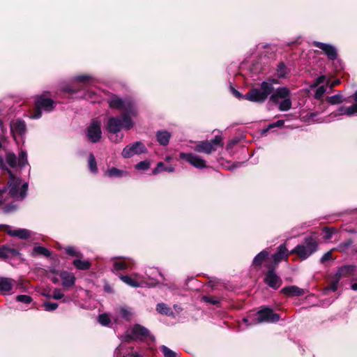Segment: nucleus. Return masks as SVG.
I'll use <instances>...</instances> for the list:
<instances>
[{
    "instance_id": "obj_55",
    "label": "nucleus",
    "mask_w": 357,
    "mask_h": 357,
    "mask_svg": "<svg viewBox=\"0 0 357 357\" xmlns=\"http://www.w3.org/2000/svg\"><path fill=\"white\" fill-rule=\"evenodd\" d=\"M16 208H17L16 206L10 204V205L6 206L3 208V211L5 213H10L12 211H14L16 209Z\"/></svg>"
},
{
    "instance_id": "obj_52",
    "label": "nucleus",
    "mask_w": 357,
    "mask_h": 357,
    "mask_svg": "<svg viewBox=\"0 0 357 357\" xmlns=\"http://www.w3.org/2000/svg\"><path fill=\"white\" fill-rule=\"evenodd\" d=\"M64 296V294L61 292V289H54L52 297L54 299H61Z\"/></svg>"
},
{
    "instance_id": "obj_46",
    "label": "nucleus",
    "mask_w": 357,
    "mask_h": 357,
    "mask_svg": "<svg viewBox=\"0 0 357 357\" xmlns=\"http://www.w3.org/2000/svg\"><path fill=\"white\" fill-rule=\"evenodd\" d=\"M202 301L212 304V305H218L220 303V301L217 298H211L208 296H203L202 297Z\"/></svg>"
},
{
    "instance_id": "obj_22",
    "label": "nucleus",
    "mask_w": 357,
    "mask_h": 357,
    "mask_svg": "<svg viewBox=\"0 0 357 357\" xmlns=\"http://www.w3.org/2000/svg\"><path fill=\"white\" fill-rule=\"evenodd\" d=\"M61 284L63 287H72L75 282V276L73 273L68 271H62L60 275Z\"/></svg>"
},
{
    "instance_id": "obj_56",
    "label": "nucleus",
    "mask_w": 357,
    "mask_h": 357,
    "mask_svg": "<svg viewBox=\"0 0 357 357\" xmlns=\"http://www.w3.org/2000/svg\"><path fill=\"white\" fill-rule=\"evenodd\" d=\"M5 192H6L5 188L0 189V205L5 202V199H4Z\"/></svg>"
},
{
    "instance_id": "obj_43",
    "label": "nucleus",
    "mask_w": 357,
    "mask_h": 357,
    "mask_svg": "<svg viewBox=\"0 0 357 357\" xmlns=\"http://www.w3.org/2000/svg\"><path fill=\"white\" fill-rule=\"evenodd\" d=\"M324 239L328 241L330 240L333 235L335 233L336 230L334 228L325 227L324 229Z\"/></svg>"
},
{
    "instance_id": "obj_18",
    "label": "nucleus",
    "mask_w": 357,
    "mask_h": 357,
    "mask_svg": "<svg viewBox=\"0 0 357 357\" xmlns=\"http://www.w3.org/2000/svg\"><path fill=\"white\" fill-rule=\"evenodd\" d=\"M120 279L126 284L132 287H143L146 286H151L155 284V280L148 284L145 280L139 281L129 275H119Z\"/></svg>"
},
{
    "instance_id": "obj_9",
    "label": "nucleus",
    "mask_w": 357,
    "mask_h": 357,
    "mask_svg": "<svg viewBox=\"0 0 357 357\" xmlns=\"http://www.w3.org/2000/svg\"><path fill=\"white\" fill-rule=\"evenodd\" d=\"M222 146V138L220 135H216L214 139L211 141L199 142L195 145L194 150L198 153H203L208 155L212 152L215 151L218 147Z\"/></svg>"
},
{
    "instance_id": "obj_51",
    "label": "nucleus",
    "mask_w": 357,
    "mask_h": 357,
    "mask_svg": "<svg viewBox=\"0 0 357 357\" xmlns=\"http://www.w3.org/2000/svg\"><path fill=\"white\" fill-rule=\"evenodd\" d=\"M284 120H278L275 123L269 124L267 129L266 130H264V132H266L268 130H270L273 128L282 127L284 125Z\"/></svg>"
},
{
    "instance_id": "obj_4",
    "label": "nucleus",
    "mask_w": 357,
    "mask_h": 357,
    "mask_svg": "<svg viewBox=\"0 0 357 357\" xmlns=\"http://www.w3.org/2000/svg\"><path fill=\"white\" fill-rule=\"evenodd\" d=\"M318 249V238L317 236L305 237L302 243L296 245L291 252L297 255L302 259H306Z\"/></svg>"
},
{
    "instance_id": "obj_61",
    "label": "nucleus",
    "mask_w": 357,
    "mask_h": 357,
    "mask_svg": "<svg viewBox=\"0 0 357 357\" xmlns=\"http://www.w3.org/2000/svg\"><path fill=\"white\" fill-rule=\"evenodd\" d=\"M238 140H232L229 142L227 146V149H231L233 145H234L236 143H237Z\"/></svg>"
},
{
    "instance_id": "obj_2",
    "label": "nucleus",
    "mask_w": 357,
    "mask_h": 357,
    "mask_svg": "<svg viewBox=\"0 0 357 357\" xmlns=\"http://www.w3.org/2000/svg\"><path fill=\"white\" fill-rule=\"evenodd\" d=\"M77 82L76 86L66 89V91L70 94H74L80 91H84V93L81 96L92 102L98 100V98L95 92L91 91L89 88L93 86L96 80L88 75H81L75 77Z\"/></svg>"
},
{
    "instance_id": "obj_45",
    "label": "nucleus",
    "mask_w": 357,
    "mask_h": 357,
    "mask_svg": "<svg viewBox=\"0 0 357 357\" xmlns=\"http://www.w3.org/2000/svg\"><path fill=\"white\" fill-rule=\"evenodd\" d=\"M340 280V278H339L336 275H335V278L331 282L330 286L328 287V289L332 290L333 291H335L337 289Z\"/></svg>"
},
{
    "instance_id": "obj_24",
    "label": "nucleus",
    "mask_w": 357,
    "mask_h": 357,
    "mask_svg": "<svg viewBox=\"0 0 357 357\" xmlns=\"http://www.w3.org/2000/svg\"><path fill=\"white\" fill-rule=\"evenodd\" d=\"M355 269L356 267L353 265L344 266L338 269L335 275L341 279L342 277H348L353 275Z\"/></svg>"
},
{
    "instance_id": "obj_6",
    "label": "nucleus",
    "mask_w": 357,
    "mask_h": 357,
    "mask_svg": "<svg viewBox=\"0 0 357 357\" xmlns=\"http://www.w3.org/2000/svg\"><path fill=\"white\" fill-rule=\"evenodd\" d=\"M270 100L275 104L279 103L280 111L286 112L291 109L292 102L290 98V91L286 87H279L271 95Z\"/></svg>"
},
{
    "instance_id": "obj_13",
    "label": "nucleus",
    "mask_w": 357,
    "mask_h": 357,
    "mask_svg": "<svg viewBox=\"0 0 357 357\" xmlns=\"http://www.w3.org/2000/svg\"><path fill=\"white\" fill-rule=\"evenodd\" d=\"M181 159L185 160L192 166L197 169H204L206 167V162L201 156L193 153H181L179 154Z\"/></svg>"
},
{
    "instance_id": "obj_1",
    "label": "nucleus",
    "mask_w": 357,
    "mask_h": 357,
    "mask_svg": "<svg viewBox=\"0 0 357 357\" xmlns=\"http://www.w3.org/2000/svg\"><path fill=\"white\" fill-rule=\"evenodd\" d=\"M108 103L110 107L122 112L121 116L109 117L106 124L107 131L115 135L111 137V140L119 143L123 138V134L120 133V130L122 128L129 130L133 127L134 123L131 117L137 116V108L134 100L130 98H121L117 96H112Z\"/></svg>"
},
{
    "instance_id": "obj_50",
    "label": "nucleus",
    "mask_w": 357,
    "mask_h": 357,
    "mask_svg": "<svg viewBox=\"0 0 357 357\" xmlns=\"http://www.w3.org/2000/svg\"><path fill=\"white\" fill-rule=\"evenodd\" d=\"M328 79H326L325 75H321L319 76L317 79L316 82L311 85V88H315L317 87L318 85L320 84L324 83Z\"/></svg>"
},
{
    "instance_id": "obj_15",
    "label": "nucleus",
    "mask_w": 357,
    "mask_h": 357,
    "mask_svg": "<svg viewBox=\"0 0 357 357\" xmlns=\"http://www.w3.org/2000/svg\"><path fill=\"white\" fill-rule=\"evenodd\" d=\"M0 230H3L11 236H16L21 239H26L30 236L29 230L25 229H13L10 226L7 225H0Z\"/></svg>"
},
{
    "instance_id": "obj_3",
    "label": "nucleus",
    "mask_w": 357,
    "mask_h": 357,
    "mask_svg": "<svg viewBox=\"0 0 357 357\" xmlns=\"http://www.w3.org/2000/svg\"><path fill=\"white\" fill-rule=\"evenodd\" d=\"M275 79L263 82L259 88L250 90L243 98L252 102H264L273 91V84H278Z\"/></svg>"
},
{
    "instance_id": "obj_14",
    "label": "nucleus",
    "mask_w": 357,
    "mask_h": 357,
    "mask_svg": "<svg viewBox=\"0 0 357 357\" xmlns=\"http://www.w3.org/2000/svg\"><path fill=\"white\" fill-rule=\"evenodd\" d=\"M6 162L12 167L16 166L24 167L27 164V155L25 151H21L19 157L17 158L13 153L8 152L6 155Z\"/></svg>"
},
{
    "instance_id": "obj_10",
    "label": "nucleus",
    "mask_w": 357,
    "mask_h": 357,
    "mask_svg": "<svg viewBox=\"0 0 357 357\" xmlns=\"http://www.w3.org/2000/svg\"><path fill=\"white\" fill-rule=\"evenodd\" d=\"M149 335V331L145 327L136 324L132 328H129L125 336L123 337V341L130 342V340H144Z\"/></svg>"
},
{
    "instance_id": "obj_33",
    "label": "nucleus",
    "mask_w": 357,
    "mask_h": 357,
    "mask_svg": "<svg viewBox=\"0 0 357 357\" xmlns=\"http://www.w3.org/2000/svg\"><path fill=\"white\" fill-rule=\"evenodd\" d=\"M156 310L159 313L167 316H170L173 314L172 309L167 305L163 303H160L157 305Z\"/></svg>"
},
{
    "instance_id": "obj_21",
    "label": "nucleus",
    "mask_w": 357,
    "mask_h": 357,
    "mask_svg": "<svg viewBox=\"0 0 357 357\" xmlns=\"http://www.w3.org/2000/svg\"><path fill=\"white\" fill-rule=\"evenodd\" d=\"M289 252L284 244L280 245L277 250V252L273 255V261L275 264H278L282 260H287Z\"/></svg>"
},
{
    "instance_id": "obj_5",
    "label": "nucleus",
    "mask_w": 357,
    "mask_h": 357,
    "mask_svg": "<svg viewBox=\"0 0 357 357\" xmlns=\"http://www.w3.org/2000/svg\"><path fill=\"white\" fill-rule=\"evenodd\" d=\"M6 170L10 175L8 182L10 196L17 201H22L26 195L28 183H22L20 178L14 176L10 170Z\"/></svg>"
},
{
    "instance_id": "obj_29",
    "label": "nucleus",
    "mask_w": 357,
    "mask_h": 357,
    "mask_svg": "<svg viewBox=\"0 0 357 357\" xmlns=\"http://www.w3.org/2000/svg\"><path fill=\"white\" fill-rule=\"evenodd\" d=\"M269 252L266 250L260 252L253 259L252 264L255 266H259L268 258Z\"/></svg>"
},
{
    "instance_id": "obj_57",
    "label": "nucleus",
    "mask_w": 357,
    "mask_h": 357,
    "mask_svg": "<svg viewBox=\"0 0 357 357\" xmlns=\"http://www.w3.org/2000/svg\"><path fill=\"white\" fill-rule=\"evenodd\" d=\"M340 83V79H335L332 82H331V81L329 80V84L328 85V87L330 89H332L335 86L338 85Z\"/></svg>"
},
{
    "instance_id": "obj_62",
    "label": "nucleus",
    "mask_w": 357,
    "mask_h": 357,
    "mask_svg": "<svg viewBox=\"0 0 357 357\" xmlns=\"http://www.w3.org/2000/svg\"><path fill=\"white\" fill-rule=\"evenodd\" d=\"M115 357H121V354L120 353V348L117 347L114 351Z\"/></svg>"
},
{
    "instance_id": "obj_42",
    "label": "nucleus",
    "mask_w": 357,
    "mask_h": 357,
    "mask_svg": "<svg viewBox=\"0 0 357 357\" xmlns=\"http://www.w3.org/2000/svg\"><path fill=\"white\" fill-rule=\"evenodd\" d=\"M150 162L147 160L141 161L135 165V168L138 170H146L150 167Z\"/></svg>"
},
{
    "instance_id": "obj_16",
    "label": "nucleus",
    "mask_w": 357,
    "mask_h": 357,
    "mask_svg": "<svg viewBox=\"0 0 357 357\" xmlns=\"http://www.w3.org/2000/svg\"><path fill=\"white\" fill-rule=\"evenodd\" d=\"M314 45L320 50H321L324 54L327 56L328 59L335 60L337 57V51L335 46L324 43L321 42L314 41L313 43Z\"/></svg>"
},
{
    "instance_id": "obj_8",
    "label": "nucleus",
    "mask_w": 357,
    "mask_h": 357,
    "mask_svg": "<svg viewBox=\"0 0 357 357\" xmlns=\"http://www.w3.org/2000/svg\"><path fill=\"white\" fill-rule=\"evenodd\" d=\"M54 107L55 102L52 99L45 95L40 96L36 98L33 111L29 116L30 119H39L42 116V111L50 112Z\"/></svg>"
},
{
    "instance_id": "obj_19",
    "label": "nucleus",
    "mask_w": 357,
    "mask_h": 357,
    "mask_svg": "<svg viewBox=\"0 0 357 357\" xmlns=\"http://www.w3.org/2000/svg\"><path fill=\"white\" fill-rule=\"evenodd\" d=\"M20 251L8 245H0V259L3 260H8L20 256Z\"/></svg>"
},
{
    "instance_id": "obj_58",
    "label": "nucleus",
    "mask_w": 357,
    "mask_h": 357,
    "mask_svg": "<svg viewBox=\"0 0 357 357\" xmlns=\"http://www.w3.org/2000/svg\"><path fill=\"white\" fill-rule=\"evenodd\" d=\"M231 91H232V93L238 98H241L243 97L242 94L238 91L237 90H236L234 88H231Z\"/></svg>"
},
{
    "instance_id": "obj_54",
    "label": "nucleus",
    "mask_w": 357,
    "mask_h": 357,
    "mask_svg": "<svg viewBox=\"0 0 357 357\" xmlns=\"http://www.w3.org/2000/svg\"><path fill=\"white\" fill-rule=\"evenodd\" d=\"M353 98L354 100V103L351 105V107L354 108L353 110H354L355 116H356L357 115V91L353 95Z\"/></svg>"
},
{
    "instance_id": "obj_59",
    "label": "nucleus",
    "mask_w": 357,
    "mask_h": 357,
    "mask_svg": "<svg viewBox=\"0 0 357 357\" xmlns=\"http://www.w3.org/2000/svg\"><path fill=\"white\" fill-rule=\"evenodd\" d=\"M132 278H135V280H137L139 281H142V280H144V277L140 275L138 273H135L132 275Z\"/></svg>"
},
{
    "instance_id": "obj_25",
    "label": "nucleus",
    "mask_w": 357,
    "mask_h": 357,
    "mask_svg": "<svg viewBox=\"0 0 357 357\" xmlns=\"http://www.w3.org/2000/svg\"><path fill=\"white\" fill-rule=\"evenodd\" d=\"M132 262L130 260L127 261L124 259H116L114 261V267L112 271L113 272H115L121 270L128 269L130 266Z\"/></svg>"
},
{
    "instance_id": "obj_7",
    "label": "nucleus",
    "mask_w": 357,
    "mask_h": 357,
    "mask_svg": "<svg viewBox=\"0 0 357 357\" xmlns=\"http://www.w3.org/2000/svg\"><path fill=\"white\" fill-rule=\"evenodd\" d=\"M280 319V317L278 314L274 313L273 310L268 307H266L259 311L256 317H248L243 319V323L246 326H251L262 322H271L274 323Z\"/></svg>"
},
{
    "instance_id": "obj_48",
    "label": "nucleus",
    "mask_w": 357,
    "mask_h": 357,
    "mask_svg": "<svg viewBox=\"0 0 357 357\" xmlns=\"http://www.w3.org/2000/svg\"><path fill=\"white\" fill-rule=\"evenodd\" d=\"M333 260V257H332V250H330L328 252H327L326 253H325L322 257L320 259V262L321 264H325L326 262H327L328 261H331Z\"/></svg>"
},
{
    "instance_id": "obj_32",
    "label": "nucleus",
    "mask_w": 357,
    "mask_h": 357,
    "mask_svg": "<svg viewBox=\"0 0 357 357\" xmlns=\"http://www.w3.org/2000/svg\"><path fill=\"white\" fill-rule=\"evenodd\" d=\"M106 174L109 177H123L128 175L127 172L119 169L115 167L109 169Z\"/></svg>"
},
{
    "instance_id": "obj_39",
    "label": "nucleus",
    "mask_w": 357,
    "mask_h": 357,
    "mask_svg": "<svg viewBox=\"0 0 357 357\" xmlns=\"http://www.w3.org/2000/svg\"><path fill=\"white\" fill-rule=\"evenodd\" d=\"M89 167L90 171L93 173H96L98 171L96 160L92 153H91L89 157Z\"/></svg>"
},
{
    "instance_id": "obj_17",
    "label": "nucleus",
    "mask_w": 357,
    "mask_h": 357,
    "mask_svg": "<svg viewBox=\"0 0 357 357\" xmlns=\"http://www.w3.org/2000/svg\"><path fill=\"white\" fill-rule=\"evenodd\" d=\"M264 282L267 285L274 289H278L282 284L281 278L275 273L273 269H270L266 273Z\"/></svg>"
},
{
    "instance_id": "obj_64",
    "label": "nucleus",
    "mask_w": 357,
    "mask_h": 357,
    "mask_svg": "<svg viewBox=\"0 0 357 357\" xmlns=\"http://www.w3.org/2000/svg\"><path fill=\"white\" fill-rule=\"evenodd\" d=\"M0 169H4V161L2 157L0 156Z\"/></svg>"
},
{
    "instance_id": "obj_31",
    "label": "nucleus",
    "mask_w": 357,
    "mask_h": 357,
    "mask_svg": "<svg viewBox=\"0 0 357 357\" xmlns=\"http://www.w3.org/2000/svg\"><path fill=\"white\" fill-rule=\"evenodd\" d=\"M174 170H175L174 167H173L172 166L166 167H165V165L162 162H159L157 164L156 167L153 169L152 174L153 175H156L162 171L167 172H174Z\"/></svg>"
},
{
    "instance_id": "obj_30",
    "label": "nucleus",
    "mask_w": 357,
    "mask_h": 357,
    "mask_svg": "<svg viewBox=\"0 0 357 357\" xmlns=\"http://www.w3.org/2000/svg\"><path fill=\"white\" fill-rule=\"evenodd\" d=\"M38 255H43L46 257H49L51 255V252L45 247L35 246L33 249L31 256L36 257Z\"/></svg>"
},
{
    "instance_id": "obj_26",
    "label": "nucleus",
    "mask_w": 357,
    "mask_h": 357,
    "mask_svg": "<svg viewBox=\"0 0 357 357\" xmlns=\"http://www.w3.org/2000/svg\"><path fill=\"white\" fill-rule=\"evenodd\" d=\"M171 137L170 132L166 130H159L156 133V138L160 145L166 146L169 144Z\"/></svg>"
},
{
    "instance_id": "obj_36",
    "label": "nucleus",
    "mask_w": 357,
    "mask_h": 357,
    "mask_svg": "<svg viewBox=\"0 0 357 357\" xmlns=\"http://www.w3.org/2000/svg\"><path fill=\"white\" fill-rule=\"evenodd\" d=\"M344 98L341 94H336L332 96H328L326 98V101L331 105H337L344 101Z\"/></svg>"
},
{
    "instance_id": "obj_27",
    "label": "nucleus",
    "mask_w": 357,
    "mask_h": 357,
    "mask_svg": "<svg viewBox=\"0 0 357 357\" xmlns=\"http://www.w3.org/2000/svg\"><path fill=\"white\" fill-rule=\"evenodd\" d=\"M353 109L354 108L351 107V105L349 107L341 106L337 109V111L332 113L331 116L335 117L342 115H347L348 116H355Z\"/></svg>"
},
{
    "instance_id": "obj_35",
    "label": "nucleus",
    "mask_w": 357,
    "mask_h": 357,
    "mask_svg": "<svg viewBox=\"0 0 357 357\" xmlns=\"http://www.w3.org/2000/svg\"><path fill=\"white\" fill-rule=\"evenodd\" d=\"M325 85H322L319 86L315 92L314 98L317 100L321 99L324 94L326 92L328 87V85L329 84V79H328L326 82Z\"/></svg>"
},
{
    "instance_id": "obj_41",
    "label": "nucleus",
    "mask_w": 357,
    "mask_h": 357,
    "mask_svg": "<svg viewBox=\"0 0 357 357\" xmlns=\"http://www.w3.org/2000/svg\"><path fill=\"white\" fill-rule=\"evenodd\" d=\"M98 321L102 326H107L110 323V319L107 314H102L98 317Z\"/></svg>"
},
{
    "instance_id": "obj_20",
    "label": "nucleus",
    "mask_w": 357,
    "mask_h": 357,
    "mask_svg": "<svg viewBox=\"0 0 357 357\" xmlns=\"http://www.w3.org/2000/svg\"><path fill=\"white\" fill-rule=\"evenodd\" d=\"M10 131L14 137L16 135H23L26 132V124L24 121L21 119H15L10 122Z\"/></svg>"
},
{
    "instance_id": "obj_60",
    "label": "nucleus",
    "mask_w": 357,
    "mask_h": 357,
    "mask_svg": "<svg viewBox=\"0 0 357 357\" xmlns=\"http://www.w3.org/2000/svg\"><path fill=\"white\" fill-rule=\"evenodd\" d=\"M238 140H232L229 142L227 146V149H231L233 145H234L236 143H237Z\"/></svg>"
},
{
    "instance_id": "obj_40",
    "label": "nucleus",
    "mask_w": 357,
    "mask_h": 357,
    "mask_svg": "<svg viewBox=\"0 0 357 357\" xmlns=\"http://www.w3.org/2000/svg\"><path fill=\"white\" fill-rule=\"evenodd\" d=\"M160 350L165 357H176V354L165 345L160 347Z\"/></svg>"
},
{
    "instance_id": "obj_47",
    "label": "nucleus",
    "mask_w": 357,
    "mask_h": 357,
    "mask_svg": "<svg viewBox=\"0 0 357 357\" xmlns=\"http://www.w3.org/2000/svg\"><path fill=\"white\" fill-rule=\"evenodd\" d=\"M43 306L46 311H54L58 307V304L56 303L45 302Z\"/></svg>"
},
{
    "instance_id": "obj_44",
    "label": "nucleus",
    "mask_w": 357,
    "mask_h": 357,
    "mask_svg": "<svg viewBox=\"0 0 357 357\" xmlns=\"http://www.w3.org/2000/svg\"><path fill=\"white\" fill-rule=\"evenodd\" d=\"M16 300L24 303H30L32 301L31 297L28 295H18L16 296Z\"/></svg>"
},
{
    "instance_id": "obj_63",
    "label": "nucleus",
    "mask_w": 357,
    "mask_h": 357,
    "mask_svg": "<svg viewBox=\"0 0 357 357\" xmlns=\"http://www.w3.org/2000/svg\"><path fill=\"white\" fill-rule=\"evenodd\" d=\"M131 357H143L142 354L136 351H132Z\"/></svg>"
},
{
    "instance_id": "obj_53",
    "label": "nucleus",
    "mask_w": 357,
    "mask_h": 357,
    "mask_svg": "<svg viewBox=\"0 0 357 357\" xmlns=\"http://www.w3.org/2000/svg\"><path fill=\"white\" fill-rule=\"evenodd\" d=\"M352 244V241L351 240H347V241L344 242L343 243H342L341 245H340L339 246V250H341V251H343L346 249H347L349 247H350Z\"/></svg>"
},
{
    "instance_id": "obj_11",
    "label": "nucleus",
    "mask_w": 357,
    "mask_h": 357,
    "mask_svg": "<svg viewBox=\"0 0 357 357\" xmlns=\"http://www.w3.org/2000/svg\"><path fill=\"white\" fill-rule=\"evenodd\" d=\"M86 136L93 143L98 142L102 136L101 122L96 119H93L86 130Z\"/></svg>"
},
{
    "instance_id": "obj_49",
    "label": "nucleus",
    "mask_w": 357,
    "mask_h": 357,
    "mask_svg": "<svg viewBox=\"0 0 357 357\" xmlns=\"http://www.w3.org/2000/svg\"><path fill=\"white\" fill-rule=\"evenodd\" d=\"M66 252L68 255H72V256H79L80 255V253L77 250V249L75 248L74 247H71V246L67 247L66 248Z\"/></svg>"
},
{
    "instance_id": "obj_38",
    "label": "nucleus",
    "mask_w": 357,
    "mask_h": 357,
    "mask_svg": "<svg viewBox=\"0 0 357 357\" xmlns=\"http://www.w3.org/2000/svg\"><path fill=\"white\" fill-rule=\"evenodd\" d=\"M119 314L123 319L127 321H130L132 317V312L126 307H120Z\"/></svg>"
},
{
    "instance_id": "obj_37",
    "label": "nucleus",
    "mask_w": 357,
    "mask_h": 357,
    "mask_svg": "<svg viewBox=\"0 0 357 357\" xmlns=\"http://www.w3.org/2000/svg\"><path fill=\"white\" fill-rule=\"evenodd\" d=\"M73 264L79 270H88L91 266L89 261H82L80 259H75L73 261Z\"/></svg>"
},
{
    "instance_id": "obj_34",
    "label": "nucleus",
    "mask_w": 357,
    "mask_h": 357,
    "mask_svg": "<svg viewBox=\"0 0 357 357\" xmlns=\"http://www.w3.org/2000/svg\"><path fill=\"white\" fill-rule=\"evenodd\" d=\"M289 73V70L283 63H280L276 69V75L279 78H284Z\"/></svg>"
},
{
    "instance_id": "obj_28",
    "label": "nucleus",
    "mask_w": 357,
    "mask_h": 357,
    "mask_svg": "<svg viewBox=\"0 0 357 357\" xmlns=\"http://www.w3.org/2000/svg\"><path fill=\"white\" fill-rule=\"evenodd\" d=\"M13 288V281L10 278H0V291L8 292Z\"/></svg>"
},
{
    "instance_id": "obj_12",
    "label": "nucleus",
    "mask_w": 357,
    "mask_h": 357,
    "mask_svg": "<svg viewBox=\"0 0 357 357\" xmlns=\"http://www.w3.org/2000/svg\"><path fill=\"white\" fill-rule=\"evenodd\" d=\"M146 149L141 142H135L127 145L122 151L121 155L124 158H130L135 155L145 153Z\"/></svg>"
},
{
    "instance_id": "obj_23",
    "label": "nucleus",
    "mask_w": 357,
    "mask_h": 357,
    "mask_svg": "<svg viewBox=\"0 0 357 357\" xmlns=\"http://www.w3.org/2000/svg\"><path fill=\"white\" fill-rule=\"evenodd\" d=\"M280 293L287 296H298L305 294V291L295 285L287 286L283 287L280 290Z\"/></svg>"
}]
</instances>
